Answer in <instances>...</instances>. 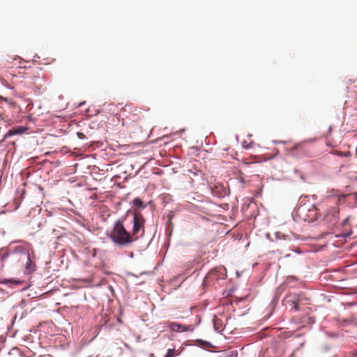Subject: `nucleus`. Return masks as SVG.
<instances>
[{"label":"nucleus","mask_w":357,"mask_h":357,"mask_svg":"<svg viewBox=\"0 0 357 357\" xmlns=\"http://www.w3.org/2000/svg\"><path fill=\"white\" fill-rule=\"evenodd\" d=\"M145 219L139 212H135L133 217V228L130 233L128 231L123 222L117 220L113 227L112 230L108 235V237L112 242L121 248L130 245L132 243L139 238L138 234L142 231V235L144 233Z\"/></svg>","instance_id":"1"},{"label":"nucleus","mask_w":357,"mask_h":357,"mask_svg":"<svg viewBox=\"0 0 357 357\" xmlns=\"http://www.w3.org/2000/svg\"><path fill=\"white\" fill-rule=\"evenodd\" d=\"M295 215L301 220L312 222L317 218V208L314 204H304L296 209Z\"/></svg>","instance_id":"2"},{"label":"nucleus","mask_w":357,"mask_h":357,"mask_svg":"<svg viewBox=\"0 0 357 357\" xmlns=\"http://www.w3.org/2000/svg\"><path fill=\"white\" fill-rule=\"evenodd\" d=\"M14 252L20 253L24 257V258L26 259V271L28 273H31L35 270V264L33 263L32 260L30 258L29 252L26 250L24 248H23L22 246H16L14 248Z\"/></svg>","instance_id":"3"},{"label":"nucleus","mask_w":357,"mask_h":357,"mask_svg":"<svg viewBox=\"0 0 357 357\" xmlns=\"http://www.w3.org/2000/svg\"><path fill=\"white\" fill-rule=\"evenodd\" d=\"M169 328L175 332H183V331H193L194 326L192 325H183L176 322H172L169 325Z\"/></svg>","instance_id":"4"},{"label":"nucleus","mask_w":357,"mask_h":357,"mask_svg":"<svg viewBox=\"0 0 357 357\" xmlns=\"http://www.w3.org/2000/svg\"><path fill=\"white\" fill-rule=\"evenodd\" d=\"M211 192L213 196L217 197H223L227 195V189L222 185H215L211 188Z\"/></svg>","instance_id":"5"},{"label":"nucleus","mask_w":357,"mask_h":357,"mask_svg":"<svg viewBox=\"0 0 357 357\" xmlns=\"http://www.w3.org/2000/svg\"><path fill=\"white\" fill-rule=\"evenodd\" d=\"M26 130H27V128L22 127V126H19L17 128L10 129L5 135L4 139L8 138L13 135H21V134L24 133L25 131H26Z\"/></svg>","instance_id":"6"},{"label":"nucleus","mask_w":357,"mask_h":357,"mask_svg":"<svg viewBox=\"0 0 357 357\" xmlns=\"http://www.w3.org/2000/svg\"><path fill=\"white\" fill-rule=\"evenodd\" d=\"M213 327H214L215 330L218 332H220L223 330L222 321L220 318H218L217 317H214Z\"/></svg>","instance_id":"7"},{"label":"nucleus","mask_w":357,"mask_h":357,"mask_svg":"<svg viewBox=\"0 0 357 357\" xmlns=\"http://www.w3.org/2000/svg\"><path fill=\"white\" fill-rule=\"evenodd\" d=\"M219 271L217 268H214L211 270L206 275L207 279H211V280H218L219 278V276L218 275V273Z\"/></svg>","instance_id":"8"},{"label":"nucleus","mask_w":357,"mask_h":357,"mask_svg":"<svg viewBox=\"0 0 357 357\" xmlns=\"http://www.w3.org/2000/svg\"><path fill=\"white\" fill-rule=\"evenodd\" d=\"M289 297L290 296H288L287 298V302L288 303H289L290 306L294 309L296 311L298 310V303H297V301H295V300H291V299H289Z\"/></svg>","instance_id":"9"},{"label":"nucleus","mask_w":357,"mask_h":357,"mask_svg":"<svg viewBox=\"0 0 357 357\" xmlns=\"http://www.w3.org/2000/svg\"><path fill=\"white\" fill-rule=\"evenodd\" d=\"M132 203L135 206L142 208H144L145 207L144 202L139 198L134 199Z\"/></svg>","instance_id":"10"},{"label":"nucleus","mask_w":357,"mask_h":357,"mask_svg":"<svg viewBox=\"0 0 357 357\" xmlns=\"http://www.w3.org/2000/svg\"><path fill=\"white\" fill-rule=\"evenodd\" d=\"M255 144L253 142H250L248 143L246 141H243L242 142V146L246 149L253 148L255 146Z\"/></svg>","instance_id":"11"},{"label":"nucleus","mask_w":357,"mask_h":357,"mask_svg":"<svg viewBox=\"0 0 357 357\" xmlns=\"http://www.w3.org/2000/svg\"><path fill=\"white\" fill-rule=\"evenodd\" d=\"M117 107V105L110 103L108 105L107 110L110 112L114 113L115 112V108Z\"/></svg>","instance_id":"12"},{"label":"nucleus","mask_w":357,"mask_h":357,"mask_svg":"<svg viewBox=\"0 0 357 357\" xmlns=\"http://www.w3.org/2000/svg\"><path fill=\"white\" fill-rule=\"evenodd\" d=\"M77 135L78 138H79V139H84L85 137V135L82 132H78L77 133Z\"/></svg>","instance_id":"13"},{"label":"nucleus","mask_w":357,"mask_h":357,"mask_svg":"<svg viewBox=\"0 0 357 357\" xmlns=\"http://www.w3.org/2000/svg\"><path fill=\"white\" fill-rule=\"evenodd\" d=\"M237 353L236 352H232L230 355L228 356V357H236Z\"/></svg>","instance_id":"14"},{"label":"nucleus","mask_w":357,"mask_h":357,"mask_svg":"<svg viewBox=\"0 0 357 357\" xmlns=\"http://www.w3.org/2000/svg\"><path fill=\"white\" fill-rule=\"evenodd\" d=\"M300 144H297L296 145L294 146V147L292 148L293 150H296L297 149L298 147H299Z\"/></svg>","instance_id":"15"},{"label":"nucleus","mask_w":357,"mask_h":357,"mask_svg":"<svg viewBox=\"0 0 357 357\" xmlns=\"http://www.w3.org/2000/svg\"><path fill=\"white\" fill-rule=\"evenodd\" d=\"M10 282H13V283H15V284H20L21 282L20 281H16V280H9Z\"/></svg>","instance_id":"16"},{"label":"nucleus","mask_w":357,"mask_h":357,"mask_svg":"<svg viewBox=\"0 0 357 357\" xmlns=\"http://www.w3.org/2000/svg\"><path fill=\"white\" fill-rule=\"evenodd\" d=\"M352 355H353L354 357H357V349L353 352Z\"/></svg>","instance_id":"17"},{"label":"nucleus","mask_w":357,"mask_h":357,"mask_svg":"<svg viewBox=\"0 0 357 357\" xmlns=\"http://www.w3.org/2000/svg\"><path fill=\"white\" fill-rule=\"evenodd\" d=\"M348 222V219H345L344 221V225L347 224Z\"/></svg>","instance_id":"18"},{"label":"nucleus","mask_w":357,"mask_h":357,"mask_svg":"<svg viewBox=\"0 0 357 357\" xmlns=\"http://www.w3.org/2000/svg\"><path fill=\"white\" fill-rule=\"evenodd\" d=\"M220 271H225L224 268H221Z\"/></svg>","instance_id":"19"},{"label":"nucleus","mask_w":357,"mask_h":357,"mask_svg":"<svg viewBox=\"0 0 357 357\" xmlns=\"http://www.w3.org/2000/svg\"><path fill=\"white\" fill-rule=\"evenodd\" d=\"M252 162H246V164L248 165H250Z\"/></svg>","instance_id":"20"}]
</instances>
